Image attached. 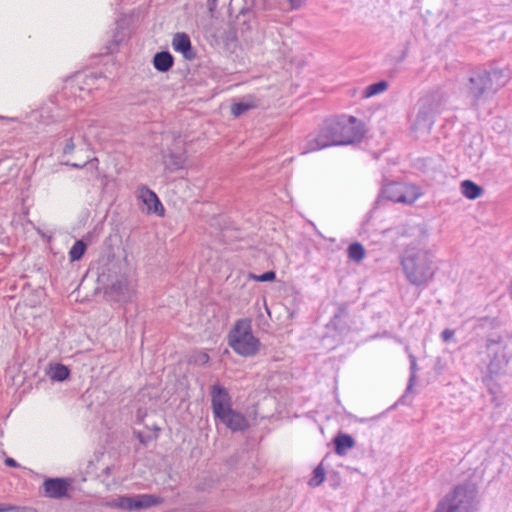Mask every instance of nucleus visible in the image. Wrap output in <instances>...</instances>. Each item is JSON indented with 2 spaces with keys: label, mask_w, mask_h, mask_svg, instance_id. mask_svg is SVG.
<instances>
[{
  "label": "nucleus",
  "mask_w": 512,
  "mask_h": 512,
  "mask_svg": "<svg viewBox=\"0 0 512 512\" xmlns=\"http://www.w3.org/2000/svg\"><path fill=\"white\" fill-rule=\"evenodd\" d=\"M363 136L360 120L353 116L328 119L320 131L307 142L304 153L317 151L329 146L348 145L359 141Z\"/></svg>",
  "instance_id": "nucleus-1"
},
{
  "label": "nucleus",
  "mask_w": 512,
  "mask_h": 512,
  "mask_svg": "<svg viewBox=\"0 0 512 512\" xmlns=\"http://www.w3.org/2000/svg\"><path fill=\"white\" fill-rule=\"evenodd\" d=\"M503 77L502 71L499 70L472 71L461 83V91L470 106L478 109L481 102L494 95L504 85Z\"/></svg>",
  "instance_id": "nucleus-2"
},
{
  "label": "nucleus",
  "mask_w": 512,
  "mask_h": 512,
  "mask_svg": "<svg viewBox=\"0 0 512 512\" xmlns=\"http://www.w3.org/2000/svg\"><path fill=\"white\" fill-rule=\"evenodd\" d=\"M434 255L424 249H407L401 257V266L407 281L414 286H427L437 271Z\"/></svg>",
  "instance_id": "nucleus-3"
},
{
  "label": "nucleus",
  "mask_w": 512,
  "mask_h": 512,
  "mask_svg": "<svg viewBox=\"0 0 512 512\" xmlns=\"http://www.w3.org/2000/svg\"><path fill=\"white\" fill-rule=\"evenodd\" d=\"M229 346L239 355L249 357L255 355L260 341L252 334L251 320H238L228 335Z\"/></svg>",
  "instance_id": "nucleus-4"
},
{
  "label": "nucleus",
  "mask_w": 512,
  "mask_h": 512,
  "mask_svg": "<svg viewBox=\"0 0 512 512\" xmlns=\"http://www.w3.org/2000/svg\"><path fill=\"white\" fill-rule=\"evenodd\" d=\"M474 490L467 486H458L453 493L441 501L434 512H472L474 509Z\"/></svg>",
  "instance_id": "nucleus-5"
},
{
  "label": "nucleus",
  "mask_w": 512,
  "mask_h": 512,
  "mask_svg": "<svg viewBox=\"0 0 512 512\" xmlns=\"http://www.w3.org/2000/svg\"><path fill=\"white\" fill-rule=\"evenodd\" d=\"M382 195L396 203L412 204L419 198L420 192L414 185L394 182L384 186Z\"/></svg>",
  "instance_id": "nucleus-6"
},
{
  "label": "nucleus",
  "mask_w": 512,
  "mask_h": 512,
  "mask_svg": "<svg viewBox=\"0 0 512 512\" xmlns=\"http://www.w3.org/2000/svg\"><path fill=\"white\" fill-rule=\"evenodd\" d=\"M162 498L153 494L119 496L114 506L124 511H140L162 503Z\"/></svg>",
  "instance_id": "nucleus-7"
},
{
  "label": "nucleus",
  "mask_w": 512,
  "mask_h": 512,
  "mask_svg": "<svg viewBox=\"0 0 512 512\" xmlns=\"http://www.w3.org/2000/svg\"><path fill=\"white\" fill-rule=\"evenodd\" d=\"M106 286L107 289L115 295L118 301L126 302L132 298L134 292L133 287L128 279L123 275L111 280L108 276Z\"/></svg>",
  "instance_id": "nucleus-8"
},
{
  "label": "nucleus",
  "mask_w": 512,
  "mask_h": 512,
  "mask_svg": "<svg viewBox=\"0 0 512 512\" xmlns=\"http://www.w3.org/2000/svg\"><path fill=\"white\" fill-rule=\"evenodd\" d=\"M212 410L215 417L231 408V397L221 385L215 384L211 389Z\"/></svg>",
  "instance_id": "nucleus-9"
},
{
  "label": "nucleus",
  "mask_w": 512,
  "mask_h": 512,
  "mask_svg": "<svg viewBox=\"0 0 512 512\" xmlns=\"http://www.w3.org/2000/svg\"><path fill=\"white\" fill-rule=\"evenodd\" d=\"M215 418L223 423L228 429L234 432L243 431L249 426L245 416L240 412L233 410L232 408L224 411Z\"/></svg>",
  "instance_id": "nucleus-10"
},
{
  "label": "nucleus",
  "mask_w": 512,
  "mask_h": 512,
  "mask_svg": "<svg viewBox=\"0 0 512 512\" xmlns=\"http://www.w3.org/2000/svg\"><path fill=\"white\" fill-rule=\"evenodd\" d=\"M138 198L143 202L148 213H155L162 216L164 208L155 192L147 187L138 190Z\"/></svg>",
  "instance_id": "nucleus-11"
},
{
  "label": "nucleus",
  "mask_w": 512,
  "mask_h": 512,
  "mask_svg": "<svg viewBox=\"0 0 512 512\" xmlns=\"http://www.w3.org/2000/svg\"><path fill=\"white\" fill-rule=\"evenodd\" d=\"M173 49L181 53L184 58L191 60L195 57L190 38L185 33H176L172 41Z\"/></svg>",
  "instance_id": "nucleus-12"
},
{
  "label": "nucleus",
  "mask_w": 512,
  "mask_h": 512,
  "mask_svg": "<svg viewBox=\"0 0 512 512\" xmlns=\"http://www.w3.org/2000/svg\"><path fill=\"white\" fill-rule=\"evenodd\" d=\"M44 490L51 498H61L67 493L68 483L61 478H51L44 482Z\"/></svg>",
  "instance_id": "nucleus-13"
},
{
  "label": "nucleus",
  "mask_w": 512,
  "mask_h": 512,
  "mask_svg": "<svg viewBox=\"0 0 512 512\" xmlns=\"http://www.w3.org/2000/svg\"><path fill=\"white\" fill-rule=\"evenodd\" d=\"M509 359L504 351V348L498 347L494 351V356L488 364V371L490 375H497L501 373L507 366Z\"/></svg>",
  "instance_id": "nucleus-14"
},
{
  "label": "nucleus",
  "mask_w": 512,
  "mask_h": 512,
  "mask_svg": "<svg viewBox=\"0 0 512 512\" xmlns=\"http://www.w3.org/2000/svg\"><path fill=\"white\" fill-rule=\"evenodd\" d=\"M258 105H259L258 100L254 96L248 95V96H245L244 98H242L239 102L234 103L231 106V113L235 117H239V116L243 115L244 113L257 108Z\"/></svg>",
  "instance_id": "nucleus-15"
},
{
  "label": "nucleus",
  "mask_w": 512,
  "mask_h": 512,
  "mask_svg": "<svg viewBox=\"0 0 512 512\" xmlns=\"http://www.w3.org/2000/svg\"><path fill=\"white\" fill-rule=\"evenodd\" d=\"M173 63V56L167 51L158 52L153 57V65L160 72H167Z\"/></svg>",
  "instance_id": "nucleus-16"
},
{
  "label": "nucleus",
  "mask_w": 512,
  "mask_h": 512,
  "mask_svg": "<svg viewBox=\"0 0 512 512\" xmlns=\"http://www.w3.org/2000/svg\"><path fill=\"white\" fill-rule=\"evenodd\" d=\"M185 162V156L183 153L171 152L169 154L163 155V163L171 172L177 171L183 168Z\"/></svg>",
  "instance_id": "nucleus-17"
},
{
  "label": "nucleus",
  "mask_w": 512,
  "mask_h": 512,
  "mask_svg": "<svg viewBox=\"0 0 512 512\" xmlns=\"http://www.w3.org/2000/svg\"><path fill=\"white\" fill-rule=\"evenodd\" d=\"M433 124L434 114L432 110L430 111L427 108L420 109L415 119V127L417 129L429 130Z\"/></svg>",
  "instance_id": "nucleus-18"
},
{
  "label": "nucleus",
  "mask_w": 512,
  "mask_h": 512,
  "mask_svg": "<svg viewBox=\"0 0 512 512\" xmlns=\"http://www.w3.org/2000/svg\"><path fill=\"white\" fill-rule=\"evenodd\" d=\"M335 452L338 455H344L348 449L355 446V440L349 434H339L334 438Z\"/></svg>",
  "instance_id": "nucleus-19"
},
{
  "label": "nucleus",
  "mask_w": 512,
  "mask_h": 512,
  "mask_svg": "<svg viewBox=\"0 0 512 512\" xmlns=\"http://www.w3.org/2000/svg\"><path fill=\"white\" fill-rule=\"evenodd\" d=\"M462 194L471 200L477 199L481 196L482 188L471 180H464L461 183Z\"/></svg>",
  "instance_id": "nucleus-20"
},
{
  "label": "nucleus",
  "mask_w": 512,
  "mask_h": 512,
  "mask_svg": "<svg viewBox=\"0 0 512 512\" xmlns=\"http://www.w3.org/2000/svg\"><path fill=\"white\" fill-rule=\"evenodd\" d=\"M69 369L62 364L51 365L48 371V375L53 381H64L69 377Z\"/></svg>",
  "instance_id": "nucleus-21"
},
{
  "label": "nucleus",
  "mask_w": 512,
  "mask_h": 512,
  "mask_svg": "<svg viewBox=\"0 0 512 512\" xmlns=\"http://www.w3.org/2000/svg\"><path fill=\"white\" fill-rule=\"evenodd\" d=\"M388 88V83L384 80L373 83L365 88L363 91V97L369 98L380 93H383Z\"/></svg>",
  "instance_id": "nucleus-22"
},
{
  "label": "nucleus",
  "mask_w": 512,
  "mask_h": 512,
  "mask_svg": "<svg viewBox=\"0 0 512 512\" xmlns=\"http://www.w3.org/2000/svg\"><path fill=\"white\" fill-rule=\"evenodd\" d=\"M348 256L355 262L362 261L366 256V251L362 244L353 243L348 247Z\"/></svg>",
  "instance_id": "nucleus-23"
},
{
  "label": "nucleus",
  "mask_w": 512,
  "mask_h": 512,
  "mask_svg": "<svg viewBox=\"0 0 512 512\" xmlns=\"http://www.w3.org/2000/svg\"><path fill=\"white\" fill-rule=\"evenodd\" d=\"M86 244L84 241L82 240H77L73 246L71 247L70 251H69V258H70V261H78L82 258V256L84 255L85 251H86Z\"/></svg>",
  "instance_id": "nucleus-24"
},
{
  "label": "nucleus",
  "mask_w": 512,
  "mask_h": 512,
  "mask_svg": "<svg viewBox=\"0 0 512 512\" xmlns=\"http://www.w3.org/2000/svg\"><path fill=\"white\" fill-rule=\"evenodd\" d=\"M325 475L324 467L321 464L318 465L313 471V477L309 480V485L312 487L321 485L325 480Z\"/></svg>",
  "instance_id": "nucleus-25"
},
{
  "label": "nucleus",
  "mask_w": 512,
  "mask_h": 512,
  "mask_svg": "<svg viewBox=\"0 0 512 512\" xmlns=\"http://www.w3.org/2000/svg\"><path fill=\"white\" fill-rule=\"evenodd\" d=\"M409 359H410L411 375H410L409 383L407 386V392L412 390V387H413L415 379H416V371H417L416 357L414 355L410 354Z\"/></svg>",
  "instance_id": "nucleus-26"
},
{
  "label": "nucleus",
  "mask_w": 512,
  "mask_h": 512,
  "mask_svg": "<svg viewBox=\"0 0 512 512\" xmlns=\"http://www.w3.org/2000/svg\"><path fill=\"white\" fill-rule=\"evenodd\" d=\"M209 355L204 351H198L191 355L190 362L196 365H205L209 362Z\"/></svg>",
  "instance_id": "nucleus-27"
},
{
  "label": "nucleus",
  "mask_w": 512,
  "mask_h": 512,
  "mask_svg": "<svg viewBox=\"0 0 512 512\" xmlns=\"http://www.w3.org/2000/svg\"><path fill=\"white\" fill-rule=\"evenodd\" d=\"M0 512H37L35 509L30 507H18L7 504H0Z\"/></svg>",
  "instance_id": "nucleus-28"
},
{
  "label": "nucleus",
  "mask_w": 512,
  "mask_h": 512,
  "mask_svg": "<svg viewBox=\"0 0 512 512\" xmlns=\"http://www.w3.org/2000/svg\"><path fill=\"white\" fill-rule=\"evenodd\" d=\"M249 277L258 282H270L276 278L274 271H267L261 275L250 274Z\"/></svg>",
  "instance_id": "nucleus-29"
},
{
  "label": "nucleus",
  "mask_w": 512,
  "mask_h": 512,
  "mask_svg": "<svg viewBox=\"0 0 512 512\" xmlns=\"http://www.w3.org/2000/svg\"><path fill=\"white\" fill-rule=\"evenodd\" d=\"M454 331L451 329H445L441 333V338L444 342H449L454 337Z\"/></svg>",
  "instance_id": "nucleus-30"
},
{
  "label": "nucleus",
  "mask_w": 512,
  "mask_h": 512,
  "mask_svg": "<svg viewBox=\"0 0 512 512\" xmlns=\"http://www.w3.org/2000/svg\"><path fill=\"white\" fill-rule=\"evenodd\" d=\"M75 148V145L73 143V140L72 139H68L64 148H63V154L64 155H67V154H71L73 152Z\"/></svg>",
  "instance_id": "nucleus-31"
},
{
  "label": "nucleus",
  "mask_w": 512,
  "mask_h": 512,
  "mask_svg": "<svg viewBox=\"0 0 512 512\" xmlns=\"http://www.w3.org/2000/svg\"><path fill=\"white\" fill-rule=\"evenodd\" d=\"M292 9H299L302 7L306 0H289Z\"/></svg>",
  "instance_id": "nucleus-32"
},
{
  "label": "nucleus",
  "mask_w": 512,
  "mask_h": 512,
  "mask_svg": "<svg viewBox=\"0 0 512 512\" xmlns=\"http://www.w3.org/2000/svg\"><path fill=\"white\" fill-rule=\"evenodd\" d=\"M496 344H499V341L493 340V339H488L487 343H486V347H487L488 350H490L491 346L492 345H496Z\"/></svg>",
  "instance_id": "nucleus-33"
},
{
  "label": "nucleus",
  "mask_w": 512,
  "mask_h": 512,
  "mask_svg": "<svg viewBox=\"0 0 512 512\" xmlns=\"http://www.w3.org/2000/svg\"><path fill=\"white\" fill-rule=\"evenodd\" d=\"M5 463H6V465H8L10 467H16L17 466V463H16V461L13 458H7L5 460Z\"/></svg>",
  "instance_id": "nucleus-34"
},
{
  "label": "nucleus",
  "mask_w": 512,
  "mask_h": 512,
  "mask_svg": "<svg viewBox=\"0 0 512 512\" xmlns=\"http://www.w3.org/2000/svg\"><path fill=\"white\" fill-rule=\"evenodd\" d=\"M70 165H71L72 167H75V168H80V167H82V166H83V165H81V164H77V163H71Z\"/></svg>",
  "instance_id": "nucleus-35"
},
{
  "label": "nucleus",
  "mask_w": 512,
  "mask_h": 512,
  "mask_svg": "<svg viewBox=\"0 0 512 512\" xmlns=\"http://www.w3.org/2000/svg\"><path fill=\"white\" fill-rule=\"evenodd\" d=\"M412 229L414 231L422 232V228L421 227H413Z\"/></svg>",
  "instance_id": "nucleus-36"
},
{
  "label": "nucleus",
  "mask_w": 512,
  "mask_h": 512,
  "mask_svg": "<svg viewBox=\"0 0 512 512\" xmlns=\"http://www.w3.org/2000/svg\"><path fill=\"white\" fill-rule=\"evenodd\" d=\"M105 277H106V276H105V274H102V275H101V279H100V280H101L103 283L105 282Z\"/></svg>",
  "instance_id": "nucleus-37"
}]
</instances>
